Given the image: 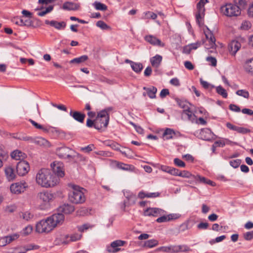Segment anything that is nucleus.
I'll use <instances>...</instances> for the list:
<instances>
[{"label":"nucleus","mask_w":253,"mask_h":253,"mask_svg":"<svg viewBox=\"0 0 253 253\" xmlns=\"http://www.w3.org/2000/svg\"><path fill=\"white\" fill-rule=\"evenodd\" d=\"M51 168L55 175L50 169H42L39 170L36 176L37 183L44 188L52 187L59 183V177L64 176L63 165L59 162H54L51 164Z\"/></svg>","instance_id":"nucleus-1"},{"label":"nucleus","mask_w":253,"mask_h":253,"mask_svg":"<svg viewBox=\"0 0 253 253\" xmlns=\"http://www.w3.org/2000/svg\"><path fill=\"white\" fill-rule=\"evenodd\" d=\"M64 220V215L63 213H55L47 217L45 220H42L36 225L37 232L48 233L53 230L57 225L61 224Z\"/></svg>","instance_id":"nucleus-2"},{"label":"nucleus","mask_w":253,"mask_h":253,"mask_svg":"<svg viewBox=\"0 0 253 253\" xmlns=\"http://www.w3.org/2000/svg\"><path fill=\"white\" fill-rule=\"evenodd\" d=\"M72 188V191L69 194L70 201L76 204L84 203L85 201L84 193L86 190L77 185H73Z\"/></svg>","instance_id":"nucleus-3"},{"label":"nucleus","mask_w":253,"mask_h":253,"mask_svg":"<svg viewBox=\"0 0 253 253\" xmlns=\"http://www.w3.org/2000/svg\"><path fill=\"white\" fill-rule=\"evenodd\" d=\"M55 197L54 193L45 190L38 193L37 199L41 203V209L44 210L48 207L50 203L55 199Z\"/></svg>","instance_id":"nucleus-4"},{"label":"nucleus","mask_w":253,"mask_h":253,"mask_svg":"<svg viewBox=\"0 0 253 253\" xmlns=\"http://www.w3.org/2000/svg\"><path fill=\"white\" fill-rule=\"evenodd\" d=\"M221 13L228 17L237 16L241 13L239 7L232 3H227L220 8Z\"/></svg>","instance_id":"nucleus-5"},{"label":"nucleus","mask_w":253,"mask_h":253,"mask_svg":"<svg viewBox=\"0 0 253 253\" xmlns=\"http://www.w3.org/2000/svg\"><path fill=\"white\" fill-rule=\"evenodd\" d=\"M57 155L61 158L67 159L70 161L74 160L78 154L73 150L67 147L59 148L56 150Z\"/></svg>","instance_id":"nucleus-6"},{"label":"nucleus","mask_w":253,"mask_h":253,"mask_svg":"<svg viewBox=\"0 0 253 253\" xmlns=\"http://www.w3.org/2000/svg\"><path fill=\"white\" fill-rule=\"evenodd\" d=\"M208 1V0H200L197 4L196 22L200 27L204 24L203 19L205 15V9L204 6Z\"/></svg>","instance_id":"nucleus-7"},{"label":"nucleus","mask_w":253,"mask_h":253,"mask_svg":"<svg viewBox=\"0 0 253 253\" xmlns=\"http://www.w3.org/2000/svg\"><path fill=\"white\" fill-rule=\"evenodd\" d=\"M27 187V183L22 181L12 184L10 186V191L12 193L19 194L24 192Z\"/></svg>","instance_id":"nucleus-8"},{"label":"nucleus","mask_w":253,"mask_h":253,"mask_svg":"<svg viewBox=\"0 0 253 253\" xmlns=\"http://www.w3.org/2000/svg\"><path fill=\"white\" fill-rule=\"evenodd\" d=\"M30 170L29 163L26 161H20L16 165V170L18 174L23 176L27 174Z\"/></svg>","instance_id":"nucleus-9"},{"label":"nucleus","mask_w":253,"mask_h":253,"mask_svg":"<svg viewBox=\"0 0 253 253\" xmlns=\"http://www.w3.org/2000/svg\"><path fill=\"white\" fill-rule=\"evenodd\" d=\"M200 135L201 139L208 141L215 140L217 137L210 129L207 128L202 129Z\"/></svg>","instance_id":"nucleus-10"},{"label":"nucleus","mask_w":253,"mask_h":253,"mask_svg":"<svg viewBox=\"0 0 253 253\" xmlns=\"http://www.w3.org/2000/svg\"><path fill=\"white\" fill-rule=\"evenodd\" d=\"M165 211L157 208H149L144 210L143 215L144 216H158L163 215Z\"/></svg>","instance_id":"nucleus-11"},{"label":"nucleus","mask_w":253,"mask_h":253,"mask_svg":"<svg viewBox=\"0 0 253 253\" xmlns=\"http://www.w3.org/2000/svg\"><path fill=\"white\" fill-rule=\"evenodd\" d=\"M126 242L122 240H116L111 243L110 246H107L106 250L109 253H116L120 250L119 247L123 246Z\"/></svg>","instance_id":"nucleus-12"},{"label":"nucleus","mask_w":253,"mask_h":253,"mask_svg":"<svg viewBox=\"0 0 253 253\" xmlns=\"http://www.w3.org/2000/svg\"><path fill=\"white\" fill-rule=\"evenodd\" d=\"M160 216L161 217L158 218L156 219V221L158 223L166 222L170 220L178 219L180 217V214L179 213H170L165 215L163 214Z\"/></svg>","instance_id":"nucleus-13"},{"label":"nucleus","mask_w":253,"mask_h":253,"mask_svg":"<svg viewBox=\"0 0 253 253\" xmlns=\"http://www.w3.org/2000/svg\"><path fill=\"white\" fill-rule=\"evenodd\" d=\"M169 253H178L186 252L190 251V248L186 245H172L169 246Z\"/></svg>","instance_id":"nucleus-14"},{"label":"nucleus","mask_w":253,"mask_h":253,"mask_svg":"<svg viewBox=\"0 0 253 253\" xmlns=\"http://www.w3.org/2000/svg\"><path fill=\"white\" fill-rule=\"evenodd\" d=\"M241 43L236 40L231 41L228 44V49L232 55H235L241 48Z\"/></svg>","instance_id":"nucleus-15"},{"label":"nucleus","mask_w":253,"mask_h":253,"mask_svg":"<svg viewBox=\"0 0 253 253\" xmlns=\"http://www.w3.org/2000/svg\"><path fill=\"white\" fill-rule=\"evenodd\" d=\"M144 39L146 41L153 45H157L160 47L165 46V43H163L160 40L152 35L146 36Z\"/></svg>","instance_id":"nucleus-16"},{"label":"nucleus","mask_w":253,"mask_h":253,"mask_svg":"<svg viewBox=\"0 0 253 253\" xmlns=\"http://www.w3.org/2000/svg\"><path fill=\"white\" fill-rule=\"evenodd\" d=\"M69 115L76 121L83 123L85 117V115L80 112L71 110Z\"/></svg>","instance_id":"nucleus-17"},{"label":"nucleus","mask_w":253,"mask_h":253,"mask_svg":"<svg viewBox=\"0 0 253 253\" xmlns=\"http://www.w3.org/2000/svg\"><path fill=\"white\" fill-rule=\"evenodd\" d=\"M126 198L127 199V200H125L124 201L121 207L122 209L124 211L126 207L134 205L135 203L136 200V196L133 194H130L126 196Z\"/></svg>","instance_id":"nucleus-18"},{"label":"nucleus","mask_w":253,"mask_h":253,"mask_svg":"<svg viewBox=\"0 0 253 253\" xmlns=\"http://www.w3.org/2000/svg\"><path fill=\"white\" fill-rule=\"evenodd\" d=\"M45 23L47 25H50L51 26L54 27L57 30L64 29L66 26V23L64 21L58 22L55 20L49 21L46 20Z\"/></svg>","instance_id":"nucleus-19"},{"label":"nucleus","mask_w":253,"mask_h":253,"mask_svg":"<svg viewBox=\"0 0 253 253\" xmlns=\"http://www.w3.org/2000/svg\"><path fill=\"white\" fill-rule=\"evenodd\" d=\"M75 210L74 207L69 204H64L58 208V211L64 214H70Z\"/></svg>","instance_id":"nucleus-20"},{"label":"nucleus","mask_w":253,"mask_h":253,"mask_svg":"<svg viewBox=\"0 0 253 253\" xmlns=\"http://www.w3.org/2000/svg\"><path fill=\"white\" fill-rule=\"evenodd\" d=\"M206 37L207 39L209 40L210 45H211V48L214 49L215 45V39L212 33L207 28V30L204 32Z\"/></svg>","instance_id":"nucleus-21"},{"label":"nucleus","mask_w":253,"mask_h":253,"mask_svg":"<svg viewBox=\"0 0 253 253\" xmlns=\"http://www.w3.org/2000/svg\"><path fill=\"white\" fill-rule=\"evenodd\" d=\"M80 5L79 3L73 2H65L63 5V8L67 10H77L79 9Z\"/></svg>","instance_id":"nucleus-22"},{"label":"nucleus","mask_w":253,"mask_h":253,"mask_svg":"<svg viewBox=\"0 0 253 253\" xmlns=\"http://www.w3.org/2000/svg\"><path fill=\"white\" fill-rule=\"evenodd\" d=\"M112 110V107H108L104 110L100 111L98 113V116L99 117H105L106 122H105L104 125L106 126L108 125L109 122V112Z\"/></svg>","instance_id":"nucleus-23"},{"label":"nucleus","mask_w":253,"mask_h":253,"mask_svg":"<svg viewBox=\"0 0 253 253\" xmlns=\"http://www.w3.org/2000/svg\"><path fill=\"white\" fill-rule=\"evenodd\" d=\"M99 117L97 114V117L94 121H92L90 118L87 119L86 126L88 127H94L95 129L99 130L101 129V126L99 124Z\"/></svg>","instance_id":"nucleus-24"},{"label":"nucleus","mask_w":253,"mask_h":253,"mask_svg":"<svg viewBox=\"0 0 253 253\" xmlns=\"http://www.w3.org/2000/svg\"><path fill=\"white\" fill-rule=\"evenodd\" d=\"M195 117L194 113L190 109V108H187L186 110H183L181 113V117L184 120H188L191 121L194 119Z\"/></svg>","instance_id":"nucleus-25"},{"label":"nucleus","mask_w":253,"mask_h":253,"mask_svg":"<svg viewBox=\"0 0 253 253\" xmlns=\"http://www.w3.org/2000/svg\"><path fill=\"white\" fill-rule=\"evenodd\" d=\"M10 155L12 158L20 161H24L23 160L26 156L24 153L18 150L13 151Z\"/></svg>","instance_id":"nucleus-26"},{"label":"nucleus","mask_w":253,"mask_h":253,"mask_svg":"<svg viewBox=\"0 0 253 253\" xmlns=\"http://www.w3.org/2000/svg\"><path fill=\"white\" fill-rule=\"evenodd\" d=\"M5 174L8 181H11L15 178L16 175L14 169L11 167H8L5 169Z\"/></svg>","instance_id":"nucleus-27"},{"label":"nucleus","mask_w":253,"mask_h":253,"mask_svg":"<svg viewBox=\"0 0 253 253\" xmlns=\"http://www.w3.org/2000/svg\"><path fill=\"white\" fill-rule=\"evenodd\" d=\"M19 215L21 219L26 221H30L34 217V214L29 211L21 212Z\"/></svg>","instance_id":"nucleus-28"},{"label":"nucleus","mask_w":253,"mask_h":253,"mask_svg":"<svg viewBox=\"0 0 253 253\" xmlns=\"http://www.w3.org/2000/svg\"><path fill=\"white\" fill-rule=\"evenodd\" d=\"M162 61V56L157 54L150 59V62L153 67L158 68Z\"/></svg>","instance_id":"nucleus-29"},{"label":"nucleus","mask_w":253,"mask_h":253,"mask_svg":"<svg viewBox=\"0 0 253 253\" xmlns=\"http://www.w3.org/2000/svg\"><path fill=\"white\" fill-rule=\"evenodd\" d=\"M143 89L147 91L148 96L151 98H155L156 97V93L157 89L154 86L150 87H143Z\"/></svg>","instance_id":"nucleus-30"},{"label":"nucleus","mask_w":253,"mask_h":253,"mask_svg":"<svg viewBox=\"0 0 253 253\" xmlns=\"http://www.w3.org/2000/svg\"><path fill=\"white\" fill-rule=\"evenodd\" d=\"M34 143L41 146H49V142L46 139L41 137L35 138Z\"/></svg>","instance_id":"nucleus-31"},{"label":"nucleus","mask_w":253,"mask_h":253,"mask_svg":"<svg viewBox=\"0 0 253 253\" xmlns=\"http://www.w3.org/2000/svg\"><path fill=\"white\" fill-rule=\"evenodd\" d=\"M175 134V132L173 129L167 128L163 133V137L164 140H169L172 139Z\"/></svg>","instance_id":"nucleus-32"},{"label":"nucleus","mask_w":253,"mask_h":253,"mask_svg":"<svg viewBox=\"0 0 253 253\" xmlns=\"http://www.w3.org/2000/svg\"><path fill=\"white\" fill-rule=\"evenodd\" d=\"M244 68L246 72L253 75V59L247 60L244 64Z\"/></svg>","instance_id":"nucleus-33"},{"label":"nucleus","mask_w":253,"mask_h":253,"mask_svg":"<svg viewBox=\"0 0 253 253\" xmlns=\"http://www.w3.org/2000/svg\"><path fill=\"white\" fill-rule=\"evenodd\" d=\"M159 244V242L156 239H151L146 241L143 246L144 248H152L157 246Z\"/></svg>","instance_id":"nucleus-34"},{"label":"nucleus","mask_w":253,"mask_h":253,"mask_svg":"<svg viewBox=\"0 0 253 253\" xmlns=\"http://www.w3.org/2000/svg\"><path fill=\"white\" fill-rule=\"evenodd\" d=\"M13 22L15 24L21 26H29L31 25V21L30 19H24L23 18H21L19 19H16V21L14 20Z\"/></svg>","instance_id":"nucleus-35"},{"label":"nucleus","mask_w":253,"mask_h":253,"mask_svg":"<svg viewBox=\"0 0 253 253\" xmlns=\"http://www.w3.org/2000/svg\"><path fill=\"white\" fill-rule=\"evenodd\" d=\"M132 70L136 73H139L143 69V65L141 63L135 62L132 63L130 66Z\"/></svg>","instance_id":"nucleus-36"},{"label":"nucleus","mask_w":253,"mask_h":253,"mask_svg":"<svg viewBox=\"0 0 253 253\" xmlns=\"http://www.w3.org/2000/svg\"><path fill=\"white\" fill-rule=\"evenodd\" d=\"M94 7L98 10L105 11L107 9V6L104 3L95 1L92 4Z\"/></svg>","instance_id":"nucleus-37"},{"label":"nucleus","mask_w":253,"mask_h":253,"mask_svg":"<svg viewBox=\"0 0 253 253\" xmlns=\"http://www.w3.org/2000/svg\"><path fill=\"white\" fill-rule=\"evenodd\" d=\"M88 59V56L86 55L73 59L70 61V63L80 64L86 61Z\"/></svg>","instance_id":"nucleus-38"},{"label":"nucleus","mask_w":253,"mask_h":253,"mask_svg":"<svg viewBox=\"0 0 253 253\" xmlns=\"http://www.w3.org/2000/svg\"><path fill=\"white\" fill-rule=\"evenodd\" d=\"M20 237V235L19 233H15L12 234L8 235L7 236H6V239L7 242V244H10V243L12 242L13 241H14L18 239Z\"/></svg>","instance_id":"nucleus-39"},{"label":"nucleus","mask_w":253,"mask_h":253,"mask_svg":"<svg viewBox=\"0 0 253 253\" xmlns=\"http://www.w3.org/2000/svg\"><path fill=\"white\" fill-rule=\"evenodd\" d=\"M216 90L218 94L221 95L223 98H226L227 97V93L226 90L221 86H218L216 87Z\"/></svg>","instance_id":"nucleus-40"},{"label":"nucleus","mask_w":253,"mask_h":253,"mask_svg":"<svg viewBox=\"0 0 253 253\" xmlns=\"http://www.w3.org/2000/svg\"><path fill=\"white\" fill-rule=\"evenodd\" d=\"M200 82L202 86L205 89H211L215 87L213 85L211 84L208 82L203 80L202 79H200Z\"/></svg>","instance_id":"nucleus-41"},{"label":"nucleus","mask_w":253,"mask_h":253,"mask_svg":"<svg viewBox=\"0 0 253 253\" xmlns=\"http://www.w3.org/2000/svg\"><path fill=\"white\" fill-rule=\"evenodd\" d=\"M53 9V6L50 5L46 7L45 10H41L38 13V15L39 16H43L48 13L50 12Z\"/></svg>","instance_id":"nucleus-42"},{"label":"nucleus","mask_w":253,"mask_h":253,"mask_svg":"<svg viewBox=\"0 0 253 253\" xmlns=\"http://www.w3.org/2000/svg\"><path fill=\"white\" fill-rule=\"evenodd\" d=\"M117 166L119 169L125 170H130L132 168L131 165L125 164L122 163H119Z\"/></svg>","instance_id":"nucleus-43"},{"label":"nucleus","mask_w":253,"mask_h":253,"mask_svg":"<svg viewBox=\"0 0 253 253\" xmlns=\"http://www.w3.org/2000/svg\"><path fill=\"white\" fill-rule=\"evenodd\" d=\"M236 93L238 95L243 96L245 98H248L249 97V92L244 89L238 90L236 91Z\"/></svg>","instance_id":"nucleus-44"},{"label":"nucleus","mask_w":253,"mask_h":253,"mask_svg":"<svg viewBox=\"0 0 253 253\" xmlns=\"http://www.w3.org/2000/svg\"><path fill=\"white\" fill-rule=\"evenodd\" d=\"M206 61L209 62V65L215 67L217 64V60L215 57L212 56H208L206 58Z\"/></svg>","instance_id":"nucleus-45"},{"label":"nucleus","mask_w":253,"mask_h":253,"mask_svg":"<svg viewBox=\"0 0 253 253\" xmlns=\"http://www.w3.org/2000/svg\"><path fill=\"white\" fill-rule=\"evenodd\" d=\"M144 14H145V19H155L157 17V14L153 12L147 11L144 12Z\"/></svg>","instance_id":"nucleus-46"},{"label":"nucleus","mask_w":253,"mask_h":253,"mask_svg":"<svg viewBox=\"0 0 253 253\" xmlns=\"http://www.w3.org/2000/svg\"><path fill=\"white\" fill-rule=\"evenodd\" d=\"M176 101L178 106L180 108L183 109V110H186L187 108H189L188 107V103L187 102L180 99H177Z\"/></svg>","instance_id":"nucleus-47"},{"label":"nucleus","mask_w":253,"mask_h":253,"mask_svg":"<svg viewBox=\"0 0 253 253\" xmlns=\"http://www.w3.org/2000/svg\"><path fill=\"white\" fill-rule=\"evenodd\" d=\"M96 26L102 30H107L110 29V27L108 26L104 21H98L96 24Z\"/></svg>","instance_id":"nucleus-48"},{"label":"nucleus","mask_w":253,"mask_h":253,"mask_svg":"<svg viewBox=\"0 0 253 253\" xmlns=\"http://www.w3.org/2000/svg\"><path fill=\"white\" fill-rule=\"evenodd\" d=\"M225 238H226L225 235H222V236L216 237L215 239H212V240H210L209 241V243L212 245L216 243H218V242L222 241Z\"/></svg>","instance_id":"nucleus-49"},{"label":"nucleus","mask_w":253,"mask_h":253,"mask_svg":"<svg viewBox=\"0 0 253 253\" xmlns=\"http://www.w3.org/2000/svg\"><path fill=\"white\" fill-rule=\"evenodd\" d=\"M178 176H180V177H184V178H190L193 175L188 171H187V170L180 171H180L179 172Z\"/></svg>","instance_id":"nucleus-50"},{"label":"nucleus","mask_w":253,"mask_h":253,"mask_svg":"<svg viewBox=\"0 0 253 253\" xmlns=\"http://www.w3.org/2000/svg\"><path fill=\"white\" fill-rule=\"evenodd\" d=\"M17 139L25 141H28L34 143L35 138L28 136H21L17 137Z\"/></svg>","instance_id":"nucleus-51"},{"label":"nucleus","mask_w":253,"mask_h":253,"mask_svg":"<svg viewBox=\"0 0 253 253\" xmlns=\"http://www.w3.org/2000/svg\"><path fill=\"white\" fill-rule=\"evenodd\" d=\"M189 228V221H187L180 225L179 230L180 232H184Z\"/></svg>","instance_id":"nucleus-52"},{"label":"nucleus","mask_w":253,"mask_h":253,"mask_svg":"<svg viewBox=\"0 0 253 253\" xmlns=\"http://www.w3.org/2000/svg\"><path fill=\"white\" fill-rule=\"evenodd\" d=\"M251 23L248 21H244L242 22L241 26V29L242 30H247L251 28Z\"/></svg>","instance_id":"nucleus-53"},{"label":"nucleus","mask_w":253,"mask_h":253,"mask_svg":"<svg viewBox=\"0 0 253 253\" xmlns=\"http://www.w3.org/2000/svg\"><path fill=\"white\" fill-rule=\"evenodd\" d=\"M243 237L246 241L251 240L253 238V230L244 233Z\"/></svg>","instance_id":"nucleus-54"},{"label":"nucleus","mask_w":253,"mask_h":253,"mask_svg":"<svg viewBox=\"0 0 253 253\" xmlns=\"http://www.w3.org/2000/svg\"><path fill=\"white\" fill-rule=\"evenodd\" d=\"M173 162L174 164L177 167L184 168L185 166L184 162L178 158H175L173 160Z\"/></svg>","instance_id":"nucleus-55"},{"label":"nucleus","mask_w":253,"mask_h":253,"mask_svg":"<svg viewBox=\"0 0 253 253\" xmlns=\"http://www.w3.org/2000/svg\"><path fill=\"white\" fill-rule=\"evenodd\" d=\"M29 121L31 122V123L36 128H38V129H42L43 130V131H46V129H45L44 127H43L42 126L38 124L37 122H36L35 121L31 120V119H30L29 120Z\"/></svg>","instance_id":"nucleus-56"},{"label":"nucleus","mask_w":253,"mask_h":253,"mask_svg":"<svg viewBox=\"0 0 253 253\" xmlns=\"http://www.w3.org/2000/svg\"><path fill=\"white\" fill-rule=\"evenodd\" d=\"M241 161L240 159H236L230 162V165L234 168H237L241 164Z\"/></svg>","instance_id":"nucleus-57"},{"label":"nucleus","mask_w":253,"mask_h":253,"mask_svg":"<svg viewBox=\"0 0 253 253\" xmlns=\"http://www.w3.org/2000/svg\"><path fill=\"white\" fill-rule=\"evenodd\" d=\"M94 147V145L91 144L87 145V146L81 148V150L84 152L89 153L93 150Z\"/></svg>","instance_id":"nucleus-58"},{"label":"nucleus","mask_w":253,"mask_h":253,"mask_svg":"<svg viewBox=\"0 0 253 253\" xmlns=\"http://www.w3.org/2000/svg\"><path fill=\"white\" fill-rule=\"evenodd\" d=\"M130 124L135 128L136 131L138 133L140 134H142L143 133L144 130L141 126H137L136 125H135L134 123L132 122H130Z\"/></svg>","instance_id":"nucleus-59"},{"label":"nucleus","mask_w":253,"mask_h":253,"mask_svg":"<svg viewBox=\"0 0 253 253\" xmlns=\"http://www.w3.org/2000/svg\"><path fill=\"white\" fill-rule=\"evenodd\" d=\"M250 129L244 127H238L237 132L241 134H246L250 132Z\"/></svg>","instance_id":"nucleus-60"},{"label":"nucleus","mask_w":253,"mask_h":253,"mask_svg":"<svg viewBox=\"0 0 253 253\" xmlns=\"http://www.w3.org/2000/svg\"><path fill=\"white\" fill-rule=\"evenodd\" d=\"M16 207L13 205L8 206L5 208V211L8 213H12L16 211Z\"/></svg>","instance_id":"nucleus-61"},{"label":"nucleus","mask_w":253,"mask_h":253,"mask_svg":"<svg viewBox=\"0 0 253 253\" xmlns=\"http://www.w3.org/2000/svg\"><path fill=\"white\" fill-rule=\"evenodd\" d=\"M156 252H162L163 253H169V246L158 248L156 250Z\"/></svg>","instance_id":"nucleus-62"},{"label":"nucleus","mask_w":253,"mask_h":253,"mask_svg":"<svg viewBox=\"0 0 253 253\" xmlns=\"http://www.w3.org/2000/svg\"><path fill=\"white\" fill-rule=\"evenodd\" d=\"M226 126L228 128H229L231 130L236 131L237 132L238 131L239 126L233 125V124H231L230 123H229V122L227 123L226 124Z\"/></svg>","instance_id":"nucleus-63"},{"label":"nucleus","mask_w":253,"mask_h":253,"mask_svg":"<svg viewBox=\"0 0 253 253\" xmlns=\"http://www.w3.org/2000/svg\"><path fill=\"white\" fill-rule=\"evenodd\" d=\"M184 64L185 67L189 70H192L194 68V65L192 64V63L190 61H186L184 62Z\"/></svg>","instance_id":"nucleus-64"}]
</instances>
